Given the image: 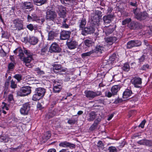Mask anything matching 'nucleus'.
Returning <instances> with one entry per match:
<instances>
[{
	"label": "nucleus",
	"mask_w": 152,
	"mask_h": 152,
	"mask_svg": "<svg viewBox=\"0 0 152 152\" xmlns=\"http://www.w3.org/2000/svg\"><path fill=\"white\" fill-rule=\"evenodd\" d=\"M45 92L46 89L43 88H36L33 96L32 100L35 101L39 100L44 96Z\"/></svg>",
	"instance_id": "f257e3e1"
},
{
	"label": "nucleus",
	"mask_w": 152,
	"mask_h": 152,
	"mask_svg": "<svg viewBox=\"0 0 152 152\" xmlns=\"http://www.w3.org/2000/svg\"><path fill=\"white\" fill-rule=\"evenodd\" d=\"M133 12L135 18L140 20L145 19L148 16V14L146 12H141L140 10L137 8L133 10Z\"/></svg>",
	"instance_id": "f03ea898"
},
{
	"label": "nucleus",
	"mask_w": 152,
	"mask_h": 152,
	"mask_svg": "<svg viewBox=\"0 0 152 152\" xmlns=\"http://www.w3.org/2000/svg\"><path fill=\"white\" fill-rule=\"evenodd\" d=\"M31 92V87L29 86H26L22 87L17 92L18 96H24L30 94Z\"/></svg>",
	"instance_id": "7ed1b4c3"
},
{
	"label": "nucleus",
	"mask_w": 152,
	"mask_h": 152,
	"mask_svg": "<svg viewBox=\"0 0 152 152\" xmlns=\"http://www.w3.org/2000/svg\"><path fill=\"white\" fill-rule=\"evenodd\" d=\"M86 96L89 99L94 98L95 97L101 95L102 94L100 91H97L94 92L91 91H85Z\"/></svg>",
	"instance_id": "20e7f679"
},
{
	"label": "nucleus",
	"mask_w": 152,
	"mask_h": 152,
	"mask_svg": "<svg viewBox=\"0 0 152 152\" xmlns=\"http://www.w3.org/2000/svg\"><path fill=\"white\" fill-rule=\"evenodd\" d=\"M15 27L14 30H17L19 31L23 29V21L18 19H16L13 21Z\"/></svg>",
	"instance_id": "39448f33"
},
{
	"label": "nucleus",
	"mask_w": 152,
	"mask_h": 152,
	"mask_svg": "<svg viewBox=\"0 0 152 152\" xmlns=\"http://www.w3.org/2000/svg\"><path fill=\"white\" fill-rule=\"evenodd\" d=\"M141 42L139 40H132L127 42V47L128 49H130L134 47H139L141 45Z\"/></svg>",
	"instance_id": "423d86ee"
},
{
	"label": "nucleus",
	"mask_w": 152,
	"mask_h": 152,
	"mask_svg": "<svg viewBox=\"0 0 152 152\" xmlns=\"http://www.w3.org/2000/svg\"><path fill=\"white\" fill-rule=\"evenodd\" d=\"M33 7L32 4L30 2L25 1L22 2L20 7L23 10H31L33 9Z\"/></svg>",
	"instance_id": "0eeeda50"
},
{
	"label": "nucleus",
	"mask_w": 152,
	"mask_h": 152,
	"mask_svg": "<svg viewBox=\"0 0 152 152\" xmlns=\"http://www.w3.org/2000/svg\"><path fill=\"white\" fill-rule=\"evenodd\" d=\"M30 109V106L28 103L24 104L22 107L20 108V113L24 115H27Z\"/></svg>",
	"instance_id": "6e6552de"
},
{
	"label": "nucleus",
	"mask_w": 152,
	"mask_h": 152,
	"mask_svg": "<svg viewBox=\"0 0 152 152\" xmlns=\"http://www.w3.org/2000/svg\"><path fill=\"white\" fill-rule=\"evenodd\" d=\"M94 31V28L91 26L85 28L82 30L81 32L82 34L83 35H86L88 34L93 33Z\"/></svg>",
	"instance_id": "1a4fd4ad"
},
{
	"label": "nucleus",
	"mask_w": 152,
	"mask_h": 152,
	"mask_svg": "<svg viewBox=\"0 0 152 152\" xmlns=\"http://www.w3.org/2000/svg\"><path fill=\"white\" fill-rule=\"evenodd\" d=\"M68 48L70 50L76 48L78 46V42L75 40L72 39L67 41L66 43Z\"/></svg>",
	"instance_id": "9d476101"
},
{
	"label": "nucleus",
	"mask_w": 152,
	"mask_h": 152,
	"mask_svg": "<svg viewBox=\"0 0 152 152\" xmlns=\"http://www.w3.org/2000/svg\"><path fill=\"white\" fill-rule=\"evenodd\" d=\"M71 32L63 30L60 33V38L61 40H66L69 39L70 37Z\"/></svg>",
	"instance_id": "9b49d317"
},
{
	"label": "nucleus",
	"mask_w": 152,
	"mask_h": 152,
	"mask_svg": "<svg viewBox=\"0 0 152 152\" xmlns=\"http://www.w3.org/2000/svg\"><path fill=\"white\" fill-rule=\"evenodd\" d=\"M61 50L58 45L55 42L52 44L49 48V51L50 53H58Z\"/></svg>",
	"instance_id": "f8f14e48"
},
{
	"label": "nucleus",
	"mask_w": 152,
	"mask_h": 152,
	"mask_svg": "<svg viewBox=\"0 0 152 152\" xmlns=\"http://www.w3.org/2000/svg\"><path fill=\"white\" fill-rule=\"evenodd\" d=\"M131 82L132 84H133L135 87L137 88L140 87L142 80L140 77H135L131 80Z\"/></svg>",
	"instance_id": "ddd939ff"
},
{
	"label": "nucleus",
	"mask_w": 152,
	"mask_h": 152,
	"mask_svg": "<svg viewBox=\"0 0 152 152\" xmlns=\"http://www.w3.org/2000/svg\"><path fill=\"white\" fill-rule=\"evenodd\" d=\"M56 14L54 11L48 10L46 12V18L53 20L56 17Z\"/></svg>",
	"instance_id": "4468645a"
},
{
	"label": "nucleus",
	"mask_w": 152,
	"mask_h": 152,
	"mask_svg": "<svg viewBox=\"0 0 152 152\" xmlns=\"http://www.w3.org/2000/svg\"><path fill=\"white\" fill-rule=\"evenodd\" d=\"M137 143L140 145H145L149 147L152 146V141L151 140L143 139L140 140Z\"/></svg>",
	"instance_id": "2eb2a0df"
},
{
	"label": "nucleus",
	"mask_w": 152,
	"mask_h": 152,
	"mask_svg": "<svg viewBox=\"0 0 152 152\" xmlns=\"http://www.w3.org/2000/svg\"><path fill=\"white\" fill-rule=\"evenodd\" d=\"M104 47L100 45H96L94 49L92 50L93 54H97L98 55L101 54L103 51Z\"/></svg>",
	"instance_id": "dca6fc26"
},
{
	"label": "nucleus",
	"mask_w": 152,
	"mask_h": 152,
	"mask_svg": "<svg viewBox=\"0 0 152 152\" xmlns=\"http://www.w3.org/2000/svg\"><path fill=\"white\" fill-rule=\"evenodd\" d=\"M59 146L63 147H69L70 148H75V145L71 143L66 141H65L60 143Z\"/></svg>",
	"instance_id": "f3484780"
},
{
	"label": "nucleus",
	"mask_w": 152,
	"mask_h": 152,
	"mask_svg": "<svg viewBox=\"0 0 152 152\" xmlns=\"http://www.w3.org/2000/svg\"><path fill=\"white\" fill-rule=\"evenodd\" d=\"M27 18L28 21L31 22V21H36V22L39 20V18L37 17L35 14H31L30 15H27Z\"/></svg>",
	"instance_id": "a211bd4d"
},
{
	"label": "nucleus",
	"mask_w": 152,
	"mask_h": 152,
	"mask_svg": "<svg viewBox=\"0 0 152 152\" xmlns=\"http://www.w3.org/2000/svg\"><path fill=\"white\" fill-rule=\"evenodd\" d=\"M113 18V16L112 15H107L106 16H104L103 18V19L104 20V24L110 23L112 20Z\"/></svg>",
	"instance_id": "6ab92c4d"
},
{
	"label": "nucleus",
	"mask_w": 152,
	"mask_h": 152,
	"mask_svg": "<svg viewBox=\"0 0 152 152\" xmlns=\"http://www.w3.org/2000/svg\"><path fill=\"white\" fill-rule=\"evenodd\" d=\"M140 24L137 22L133 21L130 23L129 27V28L132 29H137L140 28Z\"/></svg>",
	"instance_id": "aec40b11"
},
{
	"label": "nucleus",
	"mask_w": 152,
	"mask_h": 152,
	"mask_svg": "<svg viewBox=\"0 0 152 152\" xmlns=\"http://www.w3.org/2000/svg\"><path fill=\"white\" fill-rule=\"evenodd\" d=\"M59 11L58 14L60 17L64 18L66 14L65 8L62 6H60L58 8Z\"/></svg>",
	"instance_id": "412c9836"
},
{
	"label": "nucleus",
	"mask_w": 152,
	"mask_h": 152,
	"mask_svg": "<svg viewBox=\"0 0 152 152\" xmlns=\"http://www.w3.org/2000/svg\"><path fill=\"white\" fill-rule=\"evenodd\" d=\"M14 53L16 54H18V56L20 57V59H22L23 57L24 56V54L22 49L20 48H18L14 51Z\"/></svg>",
	"instance_id": "4be33fe9"
},
{
	"label": "nucleus",
	"mask_w": 152,
	"mask_h": 152,
	"mask_svg": "<svg viewBox=\"0 0 152 152\" xmlns=\"http://www.w3.org/2000/svg\"><path fill=\"white\" fill-rule=\"evenodd\" d=\"M104 29L105 30V33L107 35L110 34L114 30L113 28L110 25L108 26H105L104 27Z\"/></svg>",
	"instance_id": "5701e85b"
},
{
	"label": "nucleus",
	"mask_w": 152,
	"mask_h": 152,
	"mask_svg": "<svg viewBox=\"0 0 152 152\" xmlns=\"http://www.w3.org/2000/svg\"><path fill=\"white\" fill-rule=\"evenodd\" d=\"M117 40V38L114 37H108L105 39V42L110 45H112Z\"/></svg>",
	"instance_id": "b1692460"
},
{
	"label": "nucleus",
	"mask_w": 152,
	"mask_h": 152,
	"mask_svg": "<svg viewBox=\"0 0 152 152\" xmlns=\"http://www.w3.org/2000/svg\"><path fill=\"white\" fill-rule=\"evenodd\" d=\"M86 23V21L85 18H83L80 20L79 21L78 24L80 29L82 30L85 26Z\"/></svg>",
	"instance_id": "393cba45"
},
{
	"label": "nucleus",
	"mask_w": 152,
	"mask_h": 152,
	"mask_svg": "<svg viewBox=\"0 0 152 152\" xmlns=\"http://www.w3.org/2000/svg\"><path fill=\"white\" fill-rule=\"evenodd\" d=\"M132 94V91L131 90L127 89L124 92L123 97L124 98H127L131 96Z\"/></svg>",
	"instance_id": "a878e982"
},
{
	"label": "nucleus",
	"mask_w": 152,
	"mask_h": 152,
	"mask_svg": "<svg viewBox=\"0 0 152 152\" xmlns=\"http://www.w3.org/2000/svg\"><path fill=\"white\" fill-rule=\"evenodd\" d=\"M120 88L121 87L119 85H117L113 86L111 88V89L113 95L116 94L118 91L120 89Z\"/></svg>",
	"instance_id": "bb28decb"
},
{
	"label": "nucleus",
	"mask_w": 152,
	"mask_h": 152,
	"mask_svg": "<svg viewBox=\"0 0 152 152\" xmlns=\"http://www.w3.org/2000/svg\"><path fill=\"white\" fill-rule=\"evenodd\" d=\"M33 59L32 56H27V57H23L21 59L24 63H25L26 66H28V65L27 64L30 63L31 61Z\"/></svg>",
	"instance_id": "cd10ccee"
},
{
	"label": "nucleus",
	"mask_w": 152,
	"mask_h": 152,
	"mask_svg": "<svg viewBox=\"0 0 152 152\" xmlns=\"http://www.w3.org/2000/svg\"><path fill=\"white\" fill-rule=\"evenodd\" d=\"M100 19L99 18L97 15H95L94 16L92 19V21L93 22L94 24V26L97 28V27L99 26V19Z\"/></svg>",
	"instance_id": "c85d7f7f"
},
{
	"label": "nucleus",
	"mask_w": 152,
	"mask_h": 152,
	"mask_svg": "<svg viewBox=\"0 0 152 152\" xmlns=\"http://www.w3.org/2000/svg\"><path fill=\"white\" fill-rule=\"evenodd\" d=\"M97 114L95 112L92 111L89 114V118L88 120L89 121H93L96 117Z\"/></svg>",
	"instance_id": "c756f323"
},
{
	"label": "nucleus",
	"mask_w": 152,
	"mask_h": 152,
	"mask_svg": "<svg viewBox=\"0 0 152 152\" xmlns=\"http://www.w3.org/2000/svg\"><path fill=\"white\" fill-rule=\"evenodd\" d=\"M38 41V38L34 37H30L29 39L28 42L30 44L34 45L37 43Z\"/></svg>",
	"instance_id": "7c9ffc66"
},
{
	"label": "nucleus",
	"mask_w": 152,
	"mask_h": 152,
	"mask_svg": "<svg viewBox=\"0 0 152 152\" xmlns=\"http://www.w3.org/2000/svg\"><path fill=\"white\" fill-rule=\"evenodd\" d=\"M34 4L37 6H41L46 3L47 0H33Z\"/></svg>",
	"instance_id": "2f4dec72"
},
{
	"label": "nucleus",
	"mask_w": 152,
	"mask_h": 152,
	"mask_svg": "<svg viewBox=\"0 0 152 152\" xmlns=\"http://www.w3.org/2000/svg\"><path fill=\"white\" fill-rule=\"evenodd\" d=\"M57 34L54 32L52 31H50L48 33V39L49 40H53L54 37L56 36Z\"/></svg>",
	"instance_id": "473e14b6"
},
{
	"label": "nucleus",
	"mask_w": 152,
	"mask_h": 152,
	"mask_svg": "<svg viewBox=\"0 0 152 152\" xmlns=\"http://www.w3.org/2000/svg\"><path fill=\"white\" fill-rule=\"evenodd\" d=\"M51 136V134L50 132H47L45 133L42 137V138L44 140V142H46L49 139Z\"/></svg>",
	"instance_id": "72a5a7b5"
},
{
	"label": "nucleus",
	"mask_w": 152,
	"mask_h": 152,
	"mask_svg": "<svg viewBox=\"0 0 152 152\" xmlns=\"http://www.w3.org/2000/svg\"><path fill=\"white\" fill-rule=\"evenodd\" d=\"M85 45L88 47H90L93 43V41L91 39H87L84 40Z\"/></svg>",
	"instance_id": "f704fd0d"
},
{
	"label": "nucleus",
	"mask_w": 152,
	"mask_h": 152,
	"mask_svg": "<svg viewBox=\"0 0 152 152\" xmlns=\"http://www.w3.org/2000/svg\"><path fill=\"white\" fill-rule=\"evenodd\" d=\"M8 141V137L6 136L3 135H0V141L1 142H6Z\"/></svg>",
	"instance_id": "c9c22d12"
},
{
	"label": "nucleus",
	"mask_w": 152,
	"mask_h": 152,
	"mask_svg": "<svg viewBox=\"0 0 152 152\" xmlns=\"http://www.w3.org/2000/svg\"><path fill=\"white\" fill-rule=\"evenodd\" d=\"M93 54V52L91 50L86 53H83L81 54V57L83 58H85L86 56H90Z\"/></svg>",
	"instance_id": "e433bc0d"
},
{
	"label": "nucleus",
	"mask_w": 152,
	"mask_h": 152,
	"mask_svg": "<svg viewBox=\"0 0 152 152\" xmlns=\"http://www.w3.org/2000/svg\"><path fill=\"white\" fill-rule=\"evenodd\" d=\"M117 57L116 54L115 53H113L112 55L109 56V62L111 61V63H112V62L113 61L115 60Z\"/></svg>",
	"instance_id": "4c0bfd02"
},
{
	"label": "nucleus",
	"mask_w": 152,
	"mask_h": 152,
	"mask_svg": "<svg viewBox=\"0 0 152 152\" xmlns=\"http://www.w3.org/2000/svg\"><path fill=\"white\" fill-rule=\"evenodd\" d=\"M61 64H55L53 65V69L54 70H59L61 69Z\"/></svg>",
	"instance_id": "58836bf2"
},
{
	"label": "nucleus",
	"mask_w": 152,
	"mask_h": 152,
	"mask_svg": "<svg viewBox=\"0 0 152 152\" xmlns=\"http://www.w3.org/2000/svg\"><path fill=\"white\" fill-rule=\"evenodd\" d=\"M62 89V87H58L57 86H54L53 88V92L55 93L59 92Z\"/></svg>",
	"instance_id": "ea45409f"
},
{
	"label": "nucleus",
	"mask_w": 152,
	"mask_h": 152,
	"mask_svg": "<svg viewBox=\"0 0 152 152\" xmlns=\"http://www.w3.org/2000/svg\"><path fill=\"white\" fill-rule=\"evenodd\" d=\"M35 71L37 72V73L38 75H43L45 74L44 72L43 71L41 70L39 68H36L35 69Z\"/></svg>",
	"instance_id": "a19ab883"
},
{
	"label": "nucleus",
	"mask_w": 152,
	"mask_h": 152,
	"mask_svg": "<svg viewBox=\"0 0 152 152\" xmlns=\"http://www.w3.org/2000/svg\"><path fill=\"white\" fill-rule=\"evenodd\" d=\"M130 68L129 65L128 64H125L123 67H122V69L124 71H128Z\"/></svg>",
	"instance_id": "79ce46f5"
},
{
	"label": "nucleus",
	"mask_w": 152,
	"mask_h": 152,
	"mask_svg": "<svg viewBox=\"0 0 152 152\" xmlns=\"http://www.w3.org/2000/svg\"><path fill=\"white\" fill-rule=\"evenodd\" d=\"M97 147L99 148V149H103L104 148V145L102 142L101 141H99L97 144Z\"/></svg>",
	"instance_id": "37998d69"
},
{
	"label": "nucleus",
	"mask_w": 152,
	"mask_h": 152,
	"mask_svg": "<svg viewBox=\"0 0 152 152\" xmlns=\"http://www.w3.org/2000/svg\"><path fill=\"white\" fill-rule=\"evenodd\" d=\"M48 49L46 47L43 48L41 50L40 54L41 55H43L47 52Z\"/></svg>",
	"instance_id": "c03bdc74"
},
{
	"label": "nucleus",
	"mask_w": 152,
	"mask_h": 152,
	"mask_svg": "<svg viewBox=\"0 0 152 152\" xmlns=\"http://www.w3.org/2000/svg\"><path fill=\"white\" fill-rule=\"evenodd\" d=\"M131 21V19L130 18H127L123 20L122 21V25H125L127 23H128Z\"/></svg>",
	"instance_id": "a18cd8bd"
},
{
	"label": "nucleus",
	"mask_w": 152,
	"mask_h": 152,
	"mask_svg": "<svg viewBox=\"0 0 152 152\" xmlns=\"http://www.w3.org/2000/svg\"><path fill=\"white\" fill-rule=\"evenodd\" d=\"M102 12L101 11L99 10L95 11L94 12L95 15H97V16L100 18L102 16Z\"/></svg>",
	"instance_id": "49530a36"
},
{
	"label": "nucleus",
	"mask_w": 152,
	"mask_h": 152,
	"mask_svg": "<svg viewBox=\"0 0 152 152\" xmlns=\"http://www.w3.org/2000/svg\"><path fill=\"white\" fill-rule=\"evenodd\" d=\"M34 77H31L29 76H28L26 77V80H27L29 82L28 83L30 84L31 82L32 81V80L34 79Z\"/></svg>",
	"instance_id": "de8ad7c7"
},
{
	"label": "nucleus",
	"mask_w": 152,
	"mask_h": 152,
	"mask_svg": "<svg viewBox=\"0 0 152 152\" xmlns=\"http://www.w3.org/2000/svg\"><path fill=\"white\" fill-rule=\"evenodd\" d=\"M23 52L27 56H32V53L29 50L26 49H24Z\"/></svg>",
	"instance_id": "09e8293b"
},
{
	"label": "nucleus",
	"mask_w": 152,
	"mask_h": 152,
	"mask_svg": "<svg viewBox=\"0 0 152 152\" xmlns=\"http://www.w3.org/2000/svg\"><path fill=\"white\" fill-rule=\"evenodd\" d=\"M11 87L12 88H15L17 87V85L13 80H12L11 81Z\"/></svg>",
	"instance_id": "8fccbe9b"
},
{
	"label": "nucleus",
	"mask_w": 152,
	"mask_h": 152,
	"mask_svg": "<svg viewBox=\"0 0 152 152\" xmlns=\"http://www.w3.org/2000/svg\"><path fill=\"white\" fill-rule=\"evenodd\" d=\"M14 77L18 81H20L21 80L22 76L20 74H16L14 76Z\"/></svg>",
	"instance_id": "3c124183"
},
{
	"label": "nucleus",
	"mask_w": 152,
	"mask_h": 152,
	"mask_svg": "<svg viewBox=\"0 0 152 152\" xmlns=\"http://www.w3.org/2000/svg\"><path fill=\"white\" fill-rule=\"evenodd\" d=\"M76 121L75 119H70L68 121L67 123L69 124L72 125L75 124Z\"/></svg>",
	"instance_id": "603ef678"
},
{
	"label": "nucleus",
	"mask_w": 152,
	"mask_h": 152,
	"mask_svg": "<svg viewBox=\"0 0 152 152\" xmlns=\"http://www.w3.org/2000/svg\"><path fill=\"white\" fill-rule=\"evenodd\" d=\"M108 150L109 151V152H117L116 148L114 147H110Z\"/></svg>",
	"instance_id": "864d4df0"
},
{
	"label": "nucleus",
	"mask_w": 152,
	"mask_h": 152,
	"mask_svg": "<svg viewBox=\"0 0 152 152\" xmlns=\"http://www.w3.org/2000/svg\"><path fill=\"white\" fill-rule=\"evenodd\" d=\"M55 113H54L53 112H49L48 114L46 116L48 118H50L51 117H53L55 115Z\"/></svg>",
	"instance_id": "5fc2aeb1"
},
{
	"label": "nucleus",
	"mask_w": 152,
	"mask_h": 152,
	"mask_svg": "<svg viewBox=\"0 0 152 152\" xmlns=\"http://www.w3.org/2000/svg\"><path fill=\"white\" fill-rule=\"evenodd\" d=\"M96 123H94L89 128V129L90 130L93 131L94 130L98 125L96 124Z\"/></svg>",
	"instance_id": "6e6d98bb"
},
{
	"label": "nucleus",
	"mask_w": 152,
	"mask_h": 152,
	"mask_svg": "<svg viewBox=\"0 0 152 152\" xmlns=\"http://www.w3.org/2000/svg\"><path fill=\"white\" fill-rule=\"evenodd\" d=\"M146 122V120L144 119L140 124L139 126V127H141L142 128H143L144 127L145 124Z\"/></svg>",
	"instance_id": "4d7b16f0"
},
{
	"label": "nucleus",
	"mask_w": 152,
	"mask_h": 152,
	"mask_svg": "<svg viewBox=\"0 0 152 152\" xmlns=\"http://www.w3.org/2000/svg\"><path fill=\"white\" fill-rule=\"evenodd\" d=\"M27 28L30 30L31 31H32L34 29V27L33 25L31 24H30L29 25H27Z\"/></svg>",
	"instance_id": "13d9d810"
},
{
	"label": "nucleus",
	"mask_w": 152,
	"mask_h": 152,
	"mask_svg": "<svg viewBox=\"0 0 152 152\" xmlns=\"http://www.w3.org/2000/svg\"><path fill=\"white\" fill-rule=\"evenodd\" d=\"M15 66V65L13 63H10L8 66V69L10 70L12 69Z\"/></svg>",
	"instance_id": "bf43d9fd"
},
{
	"label": "nucleus",
	"mask_w": 152,
	"mask_h": 152,
	"mask_svg": "<svg viewBox=\"0 0 152 152\" xmlns=\"http://www.w3.org/2000/svg\"><path fill=\"white\" fill-rule=\"evenodd\" d=\"M149 66L148 64L144 65L141 68V69L142 70H145L146 69L149 68Z\"/></svg>",
	"instance_id": "052dcab7"
},
{
	"label": "nucleus",
	"mask_w": 152,
	"mask_h": 152,
	"mask_svg": "<svg viewBox=\"0 0 152 152\" xmlns=\"http://www.w3.org/2000/svg\"><path fill=\"white\" fill-rule=\"evenodd\" d=\"M39 81L38 80H37L35 78H34V79L32 80V81L31 82V84L36 85L37 84L39 83Z\"/></svg>",
	"instance_id": "680f3d73"
},
{
	"label": "nucleus",
	"mask_w": 152,
	"mask_h": 152,
	"mask_svg": "<svg viewBox=\"0 0 152 152\" xmlns=\"http://www.w3.org/2000/svg\"><path fill=\"white\" fill-rule=\"evenodd\" d=\"M145 55L142 56L139 59V60L140 62H143L145 59Z\"/></svg>",
	"instance_id": "e2e57ef3"
},
{
	"label": "nucleus",
	"mask_w": 152,
	"mask_h": 152,
	"mask_svg": "<svg viewBox=\"0 0 152 152\" xmlns=\"http://www.w3.org/2000/svg\"><path fill=\"white\" fill-rule=\"evenodd\" d=\"M1 37L2 38H4L6 39H8L9 38V36L8 35L7 33H2Z\"/></svg>",
	"instance_id": "0e129e2a"
},
{
	"label": "nucleus",
	"mask_w": 152,
	"mask_h": 152,
	"mask_svg": "<svg viewBox=\"0 0 152 152\" xmlns=\"http://www.w3.org/2000/svg\"><path fill=\"white\" fill-rule=\"evenodd\" d=\"M105 95L108 97H110L113 95L112 93H111L110 92H106Z\"/></svg>",
	"instance_id": "69168bd1"
},
{
	"label": "nucleus",
	"mask_w": 152,
	"mask_h": 152,
	"mask_svg": "<svg viewBox=\"0 0 152 152\" xmlns=\"http://www.w3.org/2000/svg\"><path fill=\"white\" fill-rule=\"evenodd\" d=\"M62 4H66L67 2H71L72 0H60Z\"/></svg>",
	"instance_id": "338daca9"
},
{
	"label": "nucleus",
	"mask_w": 152,
	"mask_h": 152,
	"mask_svg": "<svg viewBox=\"0 0 152 152\" xmlns=\"http://www.w3.org/2000/svg\"><path fill=\"white\" fill-rule=\"evenodd\" d=\"M130 4L131 6H132L133 7H136V8H137V4L136 2H130Z\"/></svg>",
	"instance_id": "774afa93"
}]
</instances>
